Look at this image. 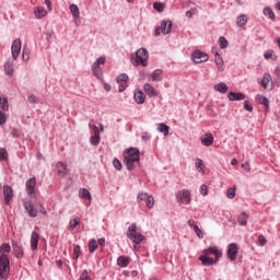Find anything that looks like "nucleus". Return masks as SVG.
<instances>
[{
  "label": "nucleus",
  "mask_w": 280,
  "mask_h": 280,
  "mask_svg": "<svg viewBox=\"0 0 280 280\" xmlns=\"http://www.w3.org/2000/svg\"><path fill=\"white\" fill-rule=\"evenodd\" d=\"M246 23H248V18L246 16V14H241L236 20V25L238 27H244Z\"/></svg>",
  "instance_id": "obj_39"
},
{
  "label": "nucleus",
  "mask_w": 280,
  "mask_h": 280,
  "mask_svg": "<svg viewBox=\"0 0 280 280\" xmlns=\"http://www.w3.org/2000/svg\"><path fill=\"white\" fill-rule=\"evenodd\" d=\"M70 12L72 14V19H74L75 25H78V22L80 21V8L78 4H70Z\"/></svg>",
  "instance_id": "obj_24"
},
{
  "label": "nucleus",
  "mask_w": 280,
  "mask_h": 280,
  "mask_svg": "<svg viewBox=\"0 0 280 280\" xmlns=\"http://www.w3.org/2000/svg\"><path fill=\"white\" fill-rule=\"evenodd\" d=\"M226 196L228 198H230V200H233V198H235V188H229L226 191Z\"/></svg>",
  "instance_id": "obj_59"
},
{
  "label": "nucleus",
  "mask_w": 280,
  "mask_h": 280,
  "mask_svg": "<svg viewBox=\"0 0 280 280\" xmlns=\"http://www.w3.org/2000/svg\"><path fill=\"white\" fill-rule=\"evenodd\" d=\"M129 78L128 74L126 73H121L116 78V82L117 83H124V82H128Z\"/></svg>",
  "instance_id": "obj_48"
},
{
  "label": "nucleus",
  "mask_w": 280,
  "mask_h": 280,
  "mask_svg": "<svg viewBox=\"0 0 280 280\" xmlns=\"http://www.w3.org/2000/svg\"><path fill=\"white\" fill-rule=\"evenodd\" d=\"M40 241V234L38 232L33 231L31 235V248L32 250H38V242Z\"/></svg>",
  "instance_id": "obj_19"
},
{
  "label": "nucleus",
  "mask_w": 280,
  "mask_h": 280,
  "mask_svg": "<svg viewBox=\"0 0 280 280\" xmlns=\"http://www.w3.org/2000/svg\"><path fill=\"white\" fill-rule=\"evenodd\" d=\"M78 280H91V277L89 276V270H82Z\"/></svg>",
  "instance_id": "obj_50"
},
{
  "label": "nucleus",
  "mask_w": 280,
  "mask_h": 280,
  "mask_svg": "<svg viewBox=\"0 0 280 280\" xmlns=\"http://www.w3.org/2000/svg\"><path fill=\"white\" fill-rule=\"evenodd\" d=\"M194 231L199 240H202V237H205V233L200 230L198 225H194Z\"/></svg>",
  "instance_id": "obj_52"
},
{
  "label": "nucleus",
  "mask_w": 280,
  "mask_h": 280,
  "mask_svg": "<svg viewBox=\"0 0 280 280\" xmlns=\"http://www.w3.org/2000/svg\"><path fill=\"white\" fill-rule=\"evenodd\" d=\"M80 255H82V247H80V245H74L72 259H74V261H78V259H80Z\"/></svg>",
  "instance_id": "obj_38"
},
{
  "label": "nucleus",
  "mask_w": 280,
  "mask_h": 280,
  "mask_svg": "<svg viewBox=\"0 0 280 280\" xmlns=\"http://www.w3.org/2000/svg\"><path fill=\"white\" fill-rule=\"evenodd\" d=\"M22 59L24 60V62H27V60H30V48L27 47L23 48Z\"/></svg>",
  "instance_id": "obj_49"
},
{
  "label": "nucleus",
  "mask_w": 280,
  "mask_h": 280,
  "mask_svg": "<svg viewBox=\"0 0 280 280\" xmlns=\"http://www.w3.org/2000/svg\"><path fill=\"white\" fill-rule=\"evenodd\" d=\"M133 100L137 104H145V94L143 91L136 89L133 93Z\"/></svg>",
  "instance_id": "obj_21"
},
{
  "label": "nucleus",
  "mask_w": 280,
  "mask_h": 280,
  "mask_svg": "<svg viewBox=\"0 0 280 280\" xmlns=\"http://www.w3.org/2000/svg\"><path fill=\"white\" fill-rule=\"evenodd\" d=\"M139 232L137 231V223H132L127 231V237L131 240L135 237Z\"/></svg>",
  "instance_id": "obj_33"
},
{
  "label": "nucleus",
  "mask_w": 280,
  "mask_h": 280,
  "mask_svg": "<svg viewBox=\"0 0 280 280\" xmlns=\"http://www.w3.org/2000/svg\"><path fill=\"white\" fill-rule=\"evenodd\" d=\"M272 54H275L273 50H267L265 54H264V58L266 60H270V58H272Z\"/></svg>",
  "instance_id": "obj_63"
},
{
  "label": "nucleus",
  "mask_w": 280,
  "mask_h": 280,
  "mask_svg": "<svg viewBox=\"0 0 280 280\" xmlns=\"http://www.w3.org/2000/svg\"><path fill=\"white\" fill-rule=\"evenodd\" d=\"M27 102H30V104H38V97L34 94H28Z\"/></svg>",
  "instance_id": "obj_56"
},
{
  "label": "nucleus",
  "mask_w": 280,
  "mask_h": 280,
  "mask_svg": "<svg viewBox=\"0 0 280 280\" xmlns=\"http://www.w3.org/2000/svg\"><path fill=\"white\" fill-rule=\"evenodd\" d=\"M153 9L156 12H164L165 11V3H163V2H154L153 3Z\"/></svg>",
  "instance_id": "obj_43"
},
{
  "label": "nucleus",
  "mask_w": 280,
  "mask_h": 280,
  "mask_svg": "<svg viewBox=\"0 0 280 280\" xmlns=\"http://www.w3.org/2000/svg\"><path fill=\"white\" fill-rule=\"evenodd\" d=\"M56 170L58 176H60L61 178H65V176H67V165L65 163L58 162L56 164Z\"/></svg>",
  "instance_id": "obj_25"
},
{
  "label": "nucleus",
  "mask_w": 280,
  "mask_h": 280,
  "mask_svg": "<svg viewBox=\"0 0 280 280\" xmlns=\"http://www.w3.org/2000/svg\"><path fill=\"white\" fill-rule=\"evenodd\" d=\"M12 250V247L9 245V243H3L0 245V257H10Z\"/></svg>",
  "instance_id": "obj_26"
},
{
  "label": "nucleus",
  "mask_w": 280,
  "mask_h": 280,
  "mask_svg": "<svg viewBox=\"0 0 280 280\" xmlns=\"http://www.w3.org/2000/svg\"><path fill=\"white\" fill-rule=\"evenodd\" d=\"M89 253L93 255L97 248H100V245H97V241L95 238H91L88 244Z\"/></svg>",
  "instance_id": "obj_35"
},
{
  "label": "nucleus",
  "mask_w": 280,
  "mask_h": 280,
  "mask_svg": "<svg viewBox=\"0 0 280 280\" xmlns=\"http://www.w3.org/2000/svg\"><path fill=\"white\" fill-rule=\"evenodd\" d=\"M148 58H150V52L145 48H139L136 51V58L133 59V67H148Z\"/></svg>",
  "instance_id": "obj_4"
},
{
  "label": "nucleus",
  "mask_w": 280,
  "mask_h": 280,
  "mask_svg": "<svg viewBox=\"0 0 280 280\" xmlns=\"http://www.w3.org/2000/svg\"><path fill=\"white\" fill-rule=\"evenodd\" d=\"M255 100L257 104H261L262 106H265V115H268V113H270V101H268V97L261 94H257Z\"/></svg>",
  "instance_id": "obj_13"
},
{
  "label": "nucleus",
  "mask_w": 280,
  "mask_h": 280,
  "mask_svg": "<svg viewBox=\"0 0 280 280\" xmlns=\"http://www.w3.org/2000/svg\"><path fill=\"white\" fill-rule=\"evenodd\" d=\"M8 121V116H5L3 110H0V126H3Z\"/></svg>",
  "instance_id": "obj_58"
},
{
  "label": "nucleus",
  "mask_w": 280,
  "mask_h": 280,
  "mask_svg": "<svg viewBox=\"0 0 280 280\" xmlns=\"http://www.w3.org/2000/svg\"><path fill=\"white\" fill-rule=\"evenodd\" d=\"M75 226H80V218H74V219H71L69 221V229L70 231H73V229H75Z\"/></svg>",
  "instance_id": "obj_42"
},
{
  "label": "nucleus",
  "mask_w": 280,
  "mask_h": 280,
  "mask_svg": "<svg viewBox=\"0 0 280 280\" xmlns=\"http://www.w3.org/2000/svg\"><path fill=\"white\" fill-rule=\"evenodd\" d=\"M213 89H214V91H217L218 93H222V94L229 93V85H226V83H224V82H220V83L215 84V85L213 86Z\"/></svg>",
  "instance_id": "obj_30"
},
{
  "label": "nucleus",
  "mask_w": 280,
  "mask_h": 280,
  "mask_svg": "<svg viewBox=\"0 0 280 280\" xmlns=\"http://www.w3.org/2000/svg\"><path fill=\"white\" fill-rule=\"evenodd\" d=\"M161 32L164 35L170 34V32H172V21H165L163 20L161 22V25L159 27L155 28V36H161Z\"/></svg>",
  "instance_id": "obj_10"
},
{
  "label": "nucleus",
  "mask_w": 280,
  "mask_h": 280,
  "mask_svg": "<svg viewBox=\"0 0 280 280\" xmlns=\"http://www.w3.org/2000/svg\"><path fill=\"white\" fill-rule=\"evenodd\" d=\"M35 19H45V15L47 14V10L43 7H37L34 10Z\"/></svg>",
  "instance_id": "obj_32"
},
{
  "label": "nucleus",
  "mask_w": 280,
  "mask_h": 280,
  "mask_svg": "<svg viewBox=\"0 0 280 280\" xmlns=\"http://www.w3.org/2000/svg\"><path fill=\"white\" fill-rule=\"evenodd\" d=\"M101 65H106V58L100 57L92 65V71L97 80H104V71L102 70Z\"/></svg>",
  "instance_id": "obj_6"
},
{
  "label": "nucleus",
  "mask_w": 280,
  "mask_h": 280,
  "mask_svg": "<svg viewBox=\"0 0 280 280\" xmlns=\"http://www.w3.org/2000/svg\"><path fill=\"white\" fill-rule=\"evenodd\" d=\"M163 81V70L156 69L151 74V82H162Z\"/></svg>",
  "instance_id": "obj_28"
},
{
  "label": "nucleus",
  "mask_w": 280,
  "mask_h": 280,
  "mask_svg": "<svg viewBox=\"0 0 280 280\" xmlns=\"http://www.w3.org/2000/svg\"><path fill=\"white\" fill-rule=\"evenodd\" d=\"M143 90H144V93H147V95L149 97H156L159 96V91H156V89H154L151 84L149 83H145L143 85Z\"/></svg>",
  "instance_id": "obj_22"
},
{
  "label": "nucleus",
  "mask_w": 280,
  "mask_h": 280,
  "mask_svg": "<svg viewBox=\"0 0 280 280\" xmlns=\"http://www.w3.org/2000/svg\"><path fill=\"white\" fill-rule=\"evenodd\" d=\"M242 167L244 170H246V172H250V163L249 162H245L244 164H242Z\"/></svg>",
  "instance_id": "obj_64"
},
{
  "label": "nucleus",
  "mask_w": 280,
  "mask_h": 280,
  "mask_svg": "<svg viewBox=\"0 0 280 280\" xmlns=\"http://www.w3.org/2000/svg\"><path fill=\"white\" fill-rule=\"evenodd\" d=\"M237 222L241 226H246V224H248V214L243 211L238 218H237Z\"/></svg>",
  "instance_id": "obj_34"
},
{
  "label": "nucleus",
  "mask_w": 280,
  "mask_h": 280,
  "mask_svg": "<svg viewBox=\"0 0 280 280\" xmlns=\"http://www.w3.org/2000/svg\"><path fill=\"white\" fill-rule=\"evenodd\" d=\"M140 154L141 152L139 151L138 148L125 149L122 156H124V163L128 172H132V170H135V163H139V161H141Z\"/></svg>",
  "instance_id": "obj_2"
},
{
  "label": "nucleus",
  "mask_w": 280,
  "mask_h": 280,
  "mask_svg": "<svg viewBox=\"0 0 280 280\" xmlns=\"http://www.w3.org/2000/svg\"><path fill=\"white\" fill-rule=\"evenodd\" d=\"M90 128H93L94 135L90 138L91 145H100V142L102 141V138L100 136V131H97L96 125H90Z\"/></svg>",
  "instance_id": "obj_17"
},
{
  "label": "nucleus",
  "mask_w": 280,
  "mask_h": 280,
  "mask_svg": "<svg viewBox=\"0 0 280 280\" xmlns=\"http://www.w3.org/2000/svg\"><path fill=\"white\" fill-rule=\"evenodd\" d=\"M222 258V250L218 249V247H208L202 250V255L199 256V261H201L202 266H214Z\"/></svg>",
  "instance_id": "obj_1"
},
{
  "label": "nucleus",
  "mask_w": 280,
  "mask_h": 280,
  "mask_svg": "<svg viewBox=\"0 0 280 280\" xmlns=\"http://www.w3.org/2000/svg\"><path fill=\"white\" fill-rule=\"evenodd\" d=\"M159 132L164 133V137H167L170 135V126H167L165 122H160L158 125Z\"/></svg>",
  "instance_id": "obj_36"
},
{
  "label": "nucleus",
  "mask_w": 280,
  "mask_h": 280,
  "mask_svg": "<svg viewBox=\"0 0 280 280\" xmlns=\"http://www.w3.org/2000/svg\"><path fill=\"white\" fill-rule=\"evenodd\" d=\"M176 200L179 205H191V191L182 189L176 194Z\"/></svg>",
  "instance_id": "obj_7"
},
{
  "label": "nucleus",
  "mask_w": 280,
  "mask_h": 280,
  "mask_svg": "<svg viewBox=\"0 0 280 280\" xmlns=\"http://www.w3.org/2000/svg\"><path fill=\"white\" fill-rule=\"evenodd\" d=\"M79 198H81L82 200H89L91 202V200H93V197L91 196V191H89V189L86 188H81L79 190Z\"/></svg>",
  "instance_id": "obj_29"
},
{
  "label": "nucleus",
  "mask_w": 280,
  "mask_h": 280,
  "mask_svg": "<svg viewBox=\"0 0 280 280\" xmlns=\"http://www.w3.org/2000/svg\"><path fill=\"white\" fill-rule=\"evenodd\" d=\"M219 45H220V49H226V47H229V40H226V37L224 36L219 37Z\"/></svg>",
  "instance_id": "obj_45"
},
{
  "label": "nucleus",
  "mask_w": 280,
  "mask_h": 280,
  "mask_svg": "<svg viewBox=\"0 0 280 280\" xmlns=\"http://www.w3.org/2000/svg\"><path fill=\"white\" fill-rule=\"evenodd\" d=\"M13 254L16 259H23L25 254L23 253V245L19 242H12Z\"/></svg>",
  "instance_id": "obj_15"
},
{
  "label": "nucleus",
  "mask_w": 280,
  "mask_h": 280,
  "mask_svg": "<svg viewBox=\"0 0 280 280\" xmlns=\"http://www.w3.org/2000/svg\"><path fill=\"white\" fill-rule=\"evenodd\" d=\"M113 165L117 172H121V161H119V159L115 158L113 160Z\"/></svg>",
  "instance_id": "obj_51"
},
{
  "label": "nucleus",
  "mask_w": 280,
  "mask_h": 280,
  "mask_svg": "<svg viewBox=\"0 0 280 280\" xmlns=\"http://www.w3.org/2000/svg\"><path fill=\"white\" fill-rule=\"evenodd\" d=\"M2 191L4 205L10 207V202H12V198H14V189H12L10 185H4Z\"/></svg>",
  "instance_id": "obj_11"
},
{
  "label": "nucleus",
  "mask_w": 280,
  "mask_h": 280,
  "mask_svg": "<svg viewBox=\"0 0 280 280\" xmlns=\"http://www.w3.org/2000/svg\"><path fill=\"white\" fill-rule=\"evenodd\" d=\"M117 266H119V268H128V266H130V257H128V256L118 257Z\"/></svg>",
  "instance_id": "obj_27"
},
{
  "label": "nucleus",
  "mask_w": 280,
  "mask_h": 280,
  "mask_svg": "<svg viewBox=\"0 0 280 280\" xmlns=\"http://www.w3.org/2000/svg\"><path fill=\"white\" fill-rule=\"evenodd\" d=\"M10 279V257L0 256V280Z\"/></svg>",
  "instance_id": "obj_5"
},
{
  "label": "nucleus",
  "mask_w": 280,
  "mask_h": 280,
  "mask_svg": "<svg viewBox=\"0 0 280 280\" xmlns=\"http://www.w3.org/2000/svg\"><path fill=\"white\" fill-rule=\"evenodd\" d=\"M145 205L148 209H152V207H154V197L152 195L149 196V198L145 201Z\"/></svg>",
  "instance_id": "obj_53"
},
{
  "label": "nucleus",
  "mask_w": 280,
  "mask_h": 280,
  "mask_svg": "<svg viewBox=\"0 0 280 280\" xmlns=\"http://www.w3.org/2000/svg\"><path fill=\"white\" fill-rule=\"evenodd\" d=\"M11 54L13 60H16V58H19V56L21 55V39L18 38L12 43Z\"/></svg>",
  "instance_id": "obj_16"
},
{
  "label": "nucleus",
  "mask_w": 280,
  "mask_h": 280,
  "mask_svg": "<svg viewBox=\"0 0 280 280\" xmlns=\"http://www.w3.org/2000/svg\"><path fill=\"white\" fill-rule=\"evenodd\" d=\"M11 135L14 139H21L22 131L21 129L13 128Z\"/></svg>",
  "instance_id": "obj_54"
},
{
  "label": "nucleus",
  "mask_w": 280,
  "mask_h": 280,
  "mask_svg": "<svg viewBox=\"0 0 280 280\" xmlns=\"http://www.w3.org/2000/svg\"><path fill=\"white\" fill-rule=\"evenodd\" d=\"M272 82V75L270 73H265L260 80H258V84L262 86V89H268V85Z\"/></svg>",
  "instance_id": "obj_23"
},
{
  "label": "nucleus",
  "mask_w": 280,
  "mask_h": 280,
  "mask_svg": "<svg viewBox=\"0 0 280 280\" xmlns=\"http://www.w3.org/2000/svg\"><path fill=\"white\" fill-rule=\"evenodd\" d=\"M118 91L119 93H124L128 89V82L118 83Z\"/></svg>",
  "instance_id": "obj_60"
},
{
  "label": "nucleus",
  "mask_w": 280,
  "mask_h": 280,
  "mask_svg": "<svg viewBox=\"0 0 280 280\" xmlns=\"http://www.w3.org/2000/svg\"><path fill=\"white\" fill-rule=\"evenodd\" d=\"M4 73L5 75H12L14 73V62L12 60H8L4 63Z\"/></svg>",
  "instance_id": "obj_31"
},
{
  "label": "nucleus",
  "mask_w": 280,
  "mask_h": 280,
  "mask_svg": "<svg viewBox=\"0 0 280 280\" xmlns=\"http://www.w3.org/2000/svg\"><path fill=\"white\" fill-rule=\"evenodd\" d=\"M0 108L3 109L4 112L10 110V105L8 103V98L0 97Z\"/></svg>",
  "instance_id": "obj_41"
},
{
  "label": "nucleus",
  "mask_w": 280,
  "mask_h": 280,
  "mask_svg": "<svg viewBox=\"0 0 280 280\" xmlns=\"http://www.w3.org/2000/svg\"><path fill=\"white\" fill-rule=\"evenodd\" d=\"M150 198V195L148 192H139L138 194V197H137V200L138 202H141V201H145Z\"/></svg>",
  "instance_id": "obj_46"
},
{
  "label": "nucleus",
  "mask_w": 280,
  "mask_h": 280,
  "mask_svg": "<svg viewBox=\"0 0 280 280\" xmlns=\"http://www.w3.org/2000/svg\"><path fill=\"white\" fill-rule=\"evenodd\" d=\"M262 14L265 16H268L271 21H275V19H277L275 11H272V8H270V7L265 8L262 11Z\"/></svg>",
  "instance_id": "obj_37"
},
{
  "label": "nucleus",
  "mask_w": 280,
  "mask_h": 280,
  "mask_svg": "<svg viewBox=\"0 0 280 280\" xmlns=\"http://www.w3.org/2000/svg\"><path fill=\"white\" fill-rule=\"evenodd\" d=\"M28 198H36V177H31L25 183Z\"/></svg>",
  "instance_id": "obj_9"
},
{
  "label": "nucleus",
  "mask_w": 280,
  "mask_h": 280,
  "mask_svg": "<svg viewBox=\"0 0 280 280\" xmlns=\"http://www.w3.org/2000/svg\"><path fill=\"white\" fill-rule=\"evenodd\" d=\"M131 242H133V244H141V242H143V240H145V236L141 233H137L133 237L130 238Z\"/></svg>",
  "instance_id": "obj_40"
},
{
  "label": "nucleus",
  "mask_w": 280,
  "mask_h": 280,
  "mask_svg": "<svg viewBox=\"0 0 280 280\" xmlns=\"http://www.w3.org/2000/svg\"><path fill=\"white\" fill-rule=\"evenodd\" d=\"M201 144L205 145L206 148H211L213 145V133L207 132L203 136L200 137Z\"/></svg>",
  "instance_id": "obj_18"
},
{
  "label": "nucleus",
  "mask_w": 280,
  "mask_h": 280,
  "mask_svg": "<svg viewBox=\"0 0 280 280\" xmlns=\"http://www.w3.org/2000/svg\"><path fill=\"white\" fill-rule=\"evenodd\" d=\"M238 253H240V248L237 247V244L231 243L228 245V259L230 261H235V259H237Z\"/></svg>",
  "instance_id": "obj_12"
},
{
  "label": "nucleus",
  "mask_w": 280,
  "mask_h": 280,
  "mask_svg": "<svg viewBox=\"0 0 280 280\" xmlns=\"http://www.w3.org/2000/svg\"><path fill=\"white\" fill-rule=\"evenodd\" d=\"M2 161H8V150L5 148H0V163Z\"/></svg>",
  "instance_id": "obj_47"
},
{
  "label": "nucleus",
  "mask_w": 280,
  "mask_h": 280,
  "mask_svg": "<svg viewBox=\"0 0 280 280\" xmlns=\"http://www.w3.org/2000/svg\"><path fill=\"white\" fill-rule=\"evenodd\" d=\"M96 244H97L98 246H101V248H104V246H106V238H104V237L98 238V240L96 241Z\"/></svg>",
  "instance_id": "obj_62"
},
{
  "label": "nucleus",
  "mask_w": 280,
  "mask_h": 280,
  "mask_svg": "<svg viewBox=\"0 0 280 280\" xmlns=\"http://www.w3.org/2000/svg\"><path fill=\"white\" fill-rule=\"evenodd\" d=\"M212 54H214V62L218 67V71H224V60L222 59V55L218 51V48L212 47Z\"/></svg>",
  "instance_id": "obj_14"
},
{
  "label": "nucleus",
  "mask_w": 280,
  "mask_h": 280,
  "mask_svg": "<svg viewBox=\"0 0 280 280\" xmlns=\"http://www.w3.org/2000/svg\"><path fill=\"white\" fill-rule=\"evenodd\" d=\"M228 100H230V102H240L246 100V95L242 92H229Z\"/></svg>",
  "instance_id": "obj_20"
},
{
  "label": "nucleus",
  "mask_w": 280,
  "mask_h": 280,
  "mask_svg": "<svg viewBox=\"0 0 280 280\" xmlns=\"http://www.w3.org/2000/svg\"><path fill=\"white\" fill-rule=\"evenodd\" d=\"M35 207L32 200L24 201V209L28 213V218H38V213L47 215V209H45V206L40 203V201H38Z\"/></svg>",
  "instance_id": "obj_3"
},
{
  "label": "nucleus",
  "mask_w": 280,
  "mask_h": 280,
  "mask_svg": "<svg viewBox=\"0 0 280 280\" xmlns=\"http://www.w3.org/2000/svg\"><path fill=\"white\" fill-rule=\"evenodd\" d=\"M195 167L197 170V172H205V162H202L201 159H197L196 163H195Z\"/></svg>",
  "instance_id": "obj_44"
},
{
  "label": "nucleus",
  "mask_w": 280,
  "mask_h": 280,
  "mask_svg": "<svg viewBox=\"0 0 280 280\" xmlns=\"http://www.w3.org/2000/svg\"><path fill=\"white\" fill-rule=\"evenodd\" d=\"M191 60L195 65H202V62L209 61V55L197 49L191 54Z\"/></svg>",
  "instance_id": "obj_8"
},
{
  "label": "nucleus",
  "mask_w": 280,
  "mask_h": 280,
  "mask_svg": "<svg viewBox=\"0 0 280 280\" xmlns=\"http://www.w3.org/2000/svg\"><path fill=\"white\" fill-rule=\"evenodd\" d=\"M268 240H266V236L259 235L258 236V246H266Z\"/></svg>",
  "instance_id": "obj_57"
},
{
  "label": "nucleus",
  "mask_w": 280,
  "mask_h": 280,
  "mask_svg": "<svg viewBox=\"0 0 280 280\" xmlns=\"http://www.w3.org/2000/svg\"><path fill=\"white\" fill-rule=\"evenodd\" d=\"M200 195L201 196H209V187L205 184L200 186Z\"/></svg>",
  "instance_id": "obj_55"
},
{
  "label": "nucleus",
  "mask_w": 280,
  "mask_h": 280,
  "mask_svg": "<svg viewBox=\"0 0 280 280\" xmlns=\"http://www.w3.org/2000/svg\"><path fill=\"white\" fill-rule=\"evenodd\" d=\"M244 109L247 110L248 113H253V105H250V102L248 101L244 102Z\"/></svg>",
  "instance_id": "obj_61"
}]
</instances>
